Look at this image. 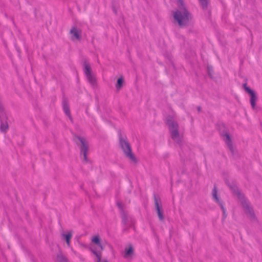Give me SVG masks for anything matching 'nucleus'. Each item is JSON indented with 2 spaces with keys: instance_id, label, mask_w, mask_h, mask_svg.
<instances>
[{
  "instance_id": "obj_1",
  "label": "nucleus",
  "mask_w": 262,
  "mask_h": 262,
  "mask_svg": "<svg viewBox=\"0 0 262 262\" xmlns=\"http://www.w3.org/2000/svg\"><path fill=\"white\" fill-rule=\"evenodd\" d=\"M177 5L178 9L173 12V18L180 26H186L191 19V14L186 9L183 0H177Z\"/></svg>"
},
{
  "instance_id": "obj_2",
  "label": "nucleus",
  "mask_w": 262,
  "mask_h": 262,
  "mask_svg": "<svg viewBox=\"0 0 262 262\" xmlns=\"http://www.w3.org/2000/svg\"><path fill=\"white\" fill-rule=\"evenodd\" d=\"M233 193L237 196L240 200L245 212L248 214L251 219L254 217V214L252 208L249 205L248 202L245 199L244 196L240 192L235 185L229 186Z\"/></svg>"
},
{
  "instance_id": "obj_3",
  "label": "nucleus",
  "mask_w": 262,
  "mask_h": 262,
  "mask_svg": "<svg viewBox=\"0 0 262 262\" xmlns=\"http://www.w3.org/2000/svg\"><path fill=\"white\" fill-rule=\"evenodd\" d=\"M166 123L169 127L171 138L174 142L180 144L181 140L178 132V124L174 121L173 118L171 117L166 119Z\"/></svg>"
},
{
  "instance_id": "obj_4",
  "label": "nucleus",
  "mask_w": 262,
  "mask_h": 262,
  "mask_svg": "<svg viewBox=\"0 0 262 262\" xmlns=\"http://www.w3.org/2000/svg\"><path fill=\"white\" fill-rule=\"evenodd\" d=\"M120 145L123 150L126 157L133 162L136 161V159L132 151V148L126 137H123L120 134L119 135Z\"/></svg>"
},
{
  "instance_id": "obj_5",
  "label": "nucleus",
  "mask_w": 262,
  "mask_h": 262,
  "mask_svg": "<svg viewBox=\"0 0 262 262\" xmlns=\"http://www.w3.org/2000/svg\"><path fill=\"white\" fill-rule=\"evenodd\" d=\"M83 67L84 73L89 82L93 86H95L96 84V80L95 76L92 73L90 64L85 61L83 63Z\"/></svg>"
},
{
  "instance_id": "obj_6",
  "label": "nucleus",
  "mask_w": 262,
  "mask_h": 262,
  "mask_svg": "<svg viewBox=\"0 0 262 262\" xmlns=\"http://www.w3.org/2000/svg\"><path fill=\"white\" fill-rule=\"evenodd\" d=\"M81 143L80 152L81 155L83 156V160L87 161L86 153L88 150V143L85 138L79 137L78 138Z\"/></svg>"
},
{
  "instance_id": "obj_7",
  "label": "nucleus",
  "mask_w": 262,
  "mask_h": 262,
  "mask_svg": "<svg viewBox=\"0 0 262 262\" xmlns=\"http://www.w3.org/2000/svg\"><path fill=\"white\" fill-rule=\"evenodd\" d=\"M212 196H213V199L215 200V201L220 205V207L223 211V219L224 220L227 216L226 209H225V207H224L222 202L220 201L219 197L217 195V189H216V187H214V188H213V189L212 191Z\"/></svg>"
},
{
  "instance_id": "obj_8",
  "label": "nucleus",
  "mask_w": 262,
  "mask_h": 262,
  "mask_svg": "<svg viewBox=\"0 0 262 262\" xmlns=\"http://www.w3.org/2000/svg\"><path fill=\"white\" fill-rule=\"evenodd\" d=\"M134 253V250L133 247L131 245H128L124 249L123 257L125 259H130L132 258Z\"/></svg>"
},
{
  "instance_id": "obj_9",
  "label": "nucleus",
  "mask_w": 262,
  "mask_h": 262,
  "mask_svg": "<svg viewBox=\"0 0 262 262\" xmlns=\"http://www.w3.org/2000/svg\"><path fill=\"white\" fill-rule=\"evenodd\" d=\"M71 34V39L74 40L75 39L80 40L81 38V31L80 29L76 27H73L70 30Z\"/></svg>"
},
{
  "instance_id": "obj_10",
  "label": "nucleus",
  "mask_w": 262,
  "mask_h": 262,
  "mask_svg": "<svg viewBox=\"0 0 262 262\" xmlns=\"http://www.w3.org/2000/svg\"><path fill=\"white\" fill-rule=\"evenodd\" d=\"M155 203L159 219L162 221L164 220L162 208L161 206L159 205L158 199L156 196H155Z\"/></svg>"
},
{
  "instance_id": "obj_11",
  "label": "nucleus",
  "mask_w": 262,
  "mask_h": 262,
  "mask_svg": "<svg viewBox=\"0 0 262 262\" xmlns=\"http://www.w3.org/2000/svg\"><path fill=\"white\" fill-rule=\"evenodd\" d=\"M117 205L120 211L122 212V222L125 225H127L128 220L130 219V217L128 216V215L123 212L122 204L121 202H117Z\"/></svg>"
},
{
  "instance_id": "obj_12",
  "label": "nucleus",
  "mask_w": 262,
  "mask_h": 262,
  "mask_svg": "<svg viewBox=\"0 0 262 262\" xmlns=\"http://www.w3.org/2000/svg\"><path fill=\"white\" fill-rule=\"evenodd\" d=\"M223 139L224 141L225 142L226 144L227 145L228 147L229 148L230 150L232 152H233V146L232 145V142L230 138V137L227 133H225L223 135Z\"/></svg>"
},
{
  "instance_id": "obj_13",
  "label": "nucleus",
  "mask_w": 262,
  "mask_h": 262,
  "mask_svg": "<svg viewBox=\"0 0 262 262\" xmlns=\"http://www.w3.org/2000/svg\"><path fill=\"white\" fill-rule=\"evenodd\" d=\"M62 106L64 112L69 117L70 120H72V119L70 114L69 106L67 101L66 100H63Z\"/></svg>"
},
{
  "instance_id": "obj_14",
  "label": "nucleus",
  "mask_w": 262,
  "mask_h": 262,
  "mask_svg": "<svg viewBox=\"0 0 262 262\" xmlns=\"http://www.w3.org/2000/svg\"><path fill=\"white\" fill-rule=\"evenodd\" d=\"M92 242L96 244L101 250L103 249V246L100 242V238L98 236H95L92 238Z\"/></svg>"
},
{
  "instance_id": "obj_15",
  "label": "nucleus",
  "mask_w": 262,
  "mask_h": 262,
  "mask_svg": "<svg viewBox=\"0 0 262 262\" xmlns=\"http://www.w3.org/2000/svg\"><path fill=\"white\" fill-rule=\"evenodd\" d=\"M251 98H250V103L251 105L253 108H254L256 105V102L257 100V97L255 95V93L250 95Z\"/></svg>"
},
{
  "instance_id": "obj_16",
  "label": "nucleus",
  "mask_w": 262,
  "mask_h": 262,
  "mask_svg": "<svg viewBox=\"0 0 262 262\" xmlns=\"http://www.w3.org/2000/svg\"><path fill=\"white\" fill-rule=\"evenodd\" d=\"M62 237L66 241L70 240L72 236V234L71 232H68L67 233H63L61 234Z\"/></svg>"
},
{
  "instance_id": "obj_17",
  "label": "nucleus",
  "mask_w": 262,
  "mask_h": 262,
  "mask_svg": "<svg viewBox=\"0 0 262 262\" xmlns=\"http://www.w3.org/2000/svg\"><path fill=\"white\" fill-rule=\"evenodd\" d=\"M199 2L203 8V9L205 10L207 9V6L208 4V0H199Z\"/></svg>"
},
{
  "instance_id": "obj_18",
  "label": "nucleus",
  "mask_w": 262,
  "mask_h": 262,
  "mask_svg": "<svg viewBox=\"0 0 262 262\" xmlns=\"http://www.w3.org/2000/svg\"><path fill=\"white\" fill-rule=\"evenodd\" d=\"M57 262H67V259L62 254H58L57 256Z\"/></svg>"
},
{
  "instance_id": "obj_19",
  "label": "nucleus",
  "mask_w": 262,
  "mask_h": 262,
  "mask_svg": "<svg viewBox=\"0 0 262 262\" xmlns=\"http://www.w3.org/2000/svg\"><path fill=\"white\" fill-rule=\"evenodd\" d=\"M93 253L95 255L97 258V262H101V254L100 252H98L95 250H92Z\"/></svg>"
},
{
  "instance_id": "obj_20",
  "label": "nucleus",
  "mask_w": 262,
  "mask_h": 262,
  "mask_svg": "<svg viewBox=\"0 0 262 262\" xmlns=\"http://www.w3.org/2000/svg\"><path fill=\"white\" fill-rule=\"evenodd\" d=\"M123 82V79L122 78H119L117 80L116 88L117 89H120V88L122 86Z\"/></svg>"
},
{
  "instance_id": "obj_21",
  "label": "nucleus",
  "mask_w": 262,
  "mask_h": 262,
  "mask_svg": "<svg viewBox=\"0 0 262 262\" xmlns=\"http://www.w3.org/2000/svg\"><path fill=\"white\" fill-rule=\"evenodd\" d=\"M8 126L7 123H4L2 122L1 125V129L2 132H5L8 129Z\"/></svg>"
},
{
  "instance_id": "obj_22",
  "label": "nucleus",
  "mask_w": 262,
  "mask_h": 262,
  "mask_svg": "<svg viewBox=\"0 0 262 262\" xmlns=\"http://www.w3.org/2000/svg\"><path fill=\"white\" fill-rule=\"evenodd\" d=\"M244 86L246 91L247 93H248L250 95H251L254 93L253 91L251 90L249 87L247 86L246 84H244Z\"/></svg>"
},
{
  "instance_id": "obj_23",
  "label": "nucleus",
  "mask_w": 262,
  "mask_h": 262,
  "mask_svg": "<svg viewBox=\"0 0 262 262\" xmlns=\"http://www.w3.org/2000/svg\"><path fill=\"white\" fill-rule=\"evenodd\" d=\"M66 243L67 245L70 247V240L66 241Z\"/></svg>"
},
{
  "instance_id": "obj_24",
  "label": "nucleus",
  "mask_w": 262,
  "mask_h": 262,
  "mask_svg": "<svg viewBox=\"0 0 262 262\" xmlns=\"http://www.w3.org/2000/svg\"><path fill=\"white\" fill-rule=\"evenodd\" d=\"M198 110H199V111H200V107H198Z\"/></svg>"
},
{
  "instance_id": "obj_25",
  "label": "nucleus",
  "mask_w": 262,
  "mask_h": 262,
  "mask_svg": "<svg viewBox=\"0 0 262 262\" xmlns=\"http://www.w3.org/2000/svg\"><path fill=\"white\" fill-rule=\"evenodd\" d=\"M104 262H108L106 260H104Z\"/></svg>"
}]
</instances>
